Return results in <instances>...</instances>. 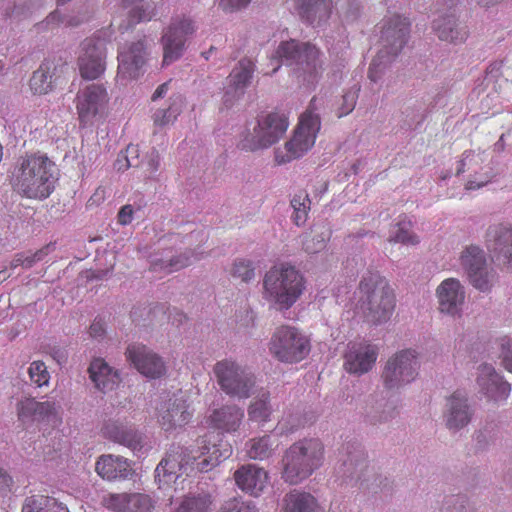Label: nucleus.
I'll use <instances>...</instances> for the list:
<instances>
[{
    "label": "nucleus",
    "instance_id": "f257e3e1",
    "mask_svg": "<svg viewBox=\"0 0 512 512\" xmlns=\"http://www.w3.org/2000/svg\"><path fill=\"white\" fill-rule=\"evenodd\" d=\"M57 180L55 163L40 153L18 159L11 174V185L17 194L39 201L52 194Z\"/></svg>",
    "mask_w": 512,
    "mask_h": 512
},
{
    "label": "nucleus",
    "instance_id": "f03ea898",
    "mask_svg": "<svg viewBox=\"0 0 512 512\" xmlns=\"http://www.w3.org/2000/svg\"><path fill=\"white\" fill-rule=\"evenodd\" d=\"M205 443L206 440L203 439L201 441V444H203L202 451L198 457L192 456L186 459L183 451H177L162 459L155 469V480L159 488L166 489L172 484H177L188 466L191 469L196 468L201 472H207L232 454V448L228 444H213L210 447L206 446Z\"/></svg>",
    "mask_w": 512,
    "mask_h": 512
},
{
    "label": "nucleus",
    "instance_id": "7ed1b4c3",
    "mask_svg": "<svg viewBox=\"0 0 512 512\" xmlns=\"http://www.w3.org/2000/svg\"><path fill=\"white\" fill-rule=\"evenodd\" d=\"M306 280L295 266L282 263L271 267L262 281V298L279 312L288 311L301 298Z\"/></svg>",
    "mask_w": 512,
    "mask_h": 512
},
{
    "label": "nucleus",
    "instance_id": "20e7f679",
    "mask_svg": "<svg viewBox=\"0 0 512 512\" xmlns=\"http://www.w3.org/2000/svg\"><path fill=\"white\" fill-rule=\"evenodd\" d=\"M324 462V446L319 439H303L292 444L282 457L281 478L297 485L310 477Z\"/></svg>",
    "mask_w": 512,
    "mask_h": 512
},
{
    "label": "nucleus",
    "instance_id": "39448f33",
    "mask_svg": "<svg viewBox=\"0 0 512 512\" xmlns=\"http://www.w3.org/2000/svg\"><path fill=\"white\" fill-rule=\"evenodd\" d=\"M359 290L360 309L367 321L375 325L387 322L395 308V295L388 281L370 273L361 280Z\"/></svg>",
    "mask_w": 512,
    "mask_h": 512
},
{
    "label": "nucleus",
    "instance_id": "423d86ee",
    "mask_svg": "<svg viewBox=\"0 0 512 512\" xmlns=\"http://www.w3.org/2000/svg\"><path fill=\"white\" fill-rule=\"evenodd\" d=\"M321 56L316 46L290 40L280 43L274 57L293 66V73L300 81L312 84L323 70Z\"/></svg>",
    "mask_w": 512,
    "mask_h": 512
},
{
    "label": "nucleus",
    "instance_id": "0eeeda50",
    "mask_svg": "<svg viewBox=\"0 0 512 512\" xmlns=\"http://www.w3.org/2000/svg\"><path fill=\"white\" fill-rule=\"evenodd\" d=\"M315 102L316 100L313 98L306 111L301 114L293 135L285 143L284 148L275 150V161L278 164H285L300 158L314 146L321 129L320 116L315 112Z\"/></svg>",
    "mask_w": 512,
    "mask_h": 512
},
{
    "label": "nucleus",
    "instance_id": "6e6552de",
    "mask_svg": "<svg viewBox=\"0 0 512 512\" xmlns=\"http://www.w3.org/2000/svg\"><path fill=\"white\" fill-rule=\"evenodd\" d=\"M213 374L221 391L230 398L244 400L254 393L255 375L234 360L223 359L216 362L213 366Z\"/></svg>",
    "mask_w": 512,
    "mask_h": 512
},
{
    "label": "nucleus",
    "instance_id": "1a4fd4ad",
    "mask_svg": "<svg viewBox=\"0 0 512 512\" xmlns=\"http://www.w3.org/2000/svg\"><path fill=\"white\" fill-rule=\"evenodd\" d=\"M288 127L289 120L285 113L271 112L258 119L253 130L243 135L238 147L249 152L267 149L283 137Z\"/></svg>",
    "mask_w": 512,
    "mask_h": 512
},
{
    "label": "nucleus",
    "instance_id": "9d476101",
    "mask_svg": "<svg viewBox=\"0 0 512 512\" xmlns=\"http://www.w3.org/2000/svg\"><path fill=\"white\" fill-rule=\"evenodd\" d=\"M268 348L278 361L296 363L309 354L310 340L300 329L291 325H280L274 330Z\"/></svg>",
    "mask_w": 512,
    "mask_h": 512
},
{
    "label": "nucleus",
    "instance_id": "9b49d317",
    "mask_svg": "<svg viewBox=\"0 0 512 512\" xmlns=\"http://www.w3.org/2000/svg\"><path fill=\"white\" fill-rule=\"evenodd\" d=\"M418 352L415 349H403L390 356L385 363L381 381L389 390L399 389L413 382L418 375Z\"/></svg>",
    "mask_w": 512,
    "mask_h": 512
},
{
    "label": "nucleus",
    "instance_id": "f8f14e48",
    "mask_svg": "<svg viewBox=\"0 0 512 512\" xmlns=\"http://www.w3.org/2000/svg\"><path fill=\"white\" fill-rule=\"evenodd\" d=\"M459 262L474 288L482 292L491 289L496 281V273L488 266L486 254L481 247L474 244L464 247Z\"/></svg>",
    "mask_w": 512,
    "mask_h": 512
},
{
    "label": "nucleus",
    "instance_id": "ddd939ff",
    "mask_svg": "<svg viewBox=\"0 0 512 512\" xmlns=\"http://www.w3.org/2000/svg\"><path fill=\"white\" fill-rule=\"evenodd\" d=\"M109 103L107 89L100 84L83 88L76 96V110L82 126H91L104 117Z\"/></svg>",
    "mask_w": 512,
    "mask_h": 512
},
{
    "label": "nucleus",
    "instance_id": "4468645a",
    "mask_svg": "<svg viewBox=\"0 0 512 512\" xmlns=\"http://www.w3.org/2000/svg\"><path fill=\"white\" fill-rule=\"evenodd\" d=\"M197 30L196 22L189 16L174 18L162 36L163 65H169L179 59L186 40Z\"/></svg>",
    "mask_w": 512,
    "mask_h": 512
},
{
    "label": "nucleus",
    "instance_id": "2eb2a0df",
    "mask_svg": "<svg viewBox=\"0 0 512 512\" xmlns=\"http://www.w3.org/2000/svg\"><path fill=\"white\" fill-rule=\"evenodd\" d=\"M16 411L21 422L33 419L52 429L59 428L63 423L61 407L55 401L25 398L17 403Z\"/></svg>",
    "mask_w": 512,
    "mask_h": 512
},
{
    "label": "nucleus",
    "instance_id": "dca6fc26",
    "mask_svg": "<svg viewBox=\"0 0 512 512\" xmlns=\"http://www.w3.org/2000/svg\"><path fill=\"white\" fill-rule=\"evenodd\" d=\"M156 416L163 430L173 431L189 423L193 411L183 396L174 395L160 401L156 407Z\"/></svg>",
    "mask_w": 512,
    "mask_h": 512
},
{
    "label": "nucleus",
    "instance_id": "f3484780",
    "mask_svg": "<svg viewBox=\"0 0 512 512\" xmlns=\"http://www.w3.org/2000/svg\"><path fill=\"white\" fill-rule=\"evenodd\" d=\"M474 411L468 394L461 390L454 391L446 397L442 411L445 427L453 433L465 428L472 420Z\"/></svg>",
    "mask_w": 512,
    "mask_h": 512
},
{
    "label": "nucleus",
    "instance_id": "a211bd4d",
    "mask_svg": "<svg viewBox=\"0 0 512 512\" xmlns=\"http://www.w3.org/2000/svg\"><path fill=\"white\" fill-rule=\"evenodd\" d=\"M485 243L494 261L508 269L512 268V226L503 223L489 226Z\"/></svg>",
    "mask_w": 512,
    "mask_h": 512
},
{
    "label": "nucleus",
    "instance_id": "6ab92c4d",
    "mask_svg": "<svg viewBox=\"0 0 512 512\" xmlns=\"http://www.w3.org/2000/svg\"><path fill=\"white\" fill-rule=\"evenodd\" d=\"M410 22L400 15H393L383 21L381 28V50L389 55L398 56L408 42Z\"/></svg>",
    "mask_w": 512,
    "mask_h": 512
},
{
    "label": "nucleus",
    "instance_id": "aec40b11",
    "mask_svg": "<svg viewBox=\"0 0 512 512\" xmlns=\"http://www.w3.org/2000/svg\"><path fill=\"white\" fill-rule=\"evenodd\" d=\"M476 383L488 401L503 403L510 396L511 385L491 364L483 363L478 366Z\"/></svg>",
    "mask_w": 512,
    "mask_h": 512
},
{
    "label": "nucleus",
    "instance_id": "412c9836",
    "mask_svg": "<svg viewBox=\"0 0 512 512\" xmlns=\"http://www.w3.org/2000/svg\"><path fill=\"white\" fill-rule=\"evenodd\" d=\"M377 358V346L366 342H351L344 353L343 368L349 374L360 376L372 370Z\"/></svg>",
    "mask_w": 512,
    "mask_h": 512
},
{
    "label": "nucleus",
    "instance_id": "4be33fe9",
    "mask_svg": "<svg viewBox=\"0 0 512 512\" xmlns=\"http://www.w3.org/2000/svg\"><path fill=\"white\" fill-rule=\"evenodd\" d=\"M80 74L83 78L94 80L105 70V45L100 39H85L81 44L78 58Z\"/></svg>",
    "mask_w": 512,
    "mask_h": 512
},
{
    "label": "nucleus",
    "instance_id": "5701e85b",
    "mask_svg": "<svg viewBox=\"0 0 512 512\" xmlns=\"http://www.w3.org/2000/svg\"><path fill=\"white\" fill-rule=\"evenodd\" d=\"M102 505L112 512H153L154 499L145 493H108L102 497Z\"/></svg>",
    "mask_w": 512,
    "mask_h": 512
},
{
    "label": "nucleus",
    "instance_id": "b1692460",
    "mask_svg": "<svg viewBox=\"0 0 512 512\" xmlns=\"http://www.w3.org/2000/svg\"><path fill=\"white\" fill-rule=\"evenodd\" d=\"M440 313L455 317L461 314L465 302V287L457 278H447L435 292Z\"/></svg>",
    "mask_w": 512,
    "mask_h": 512
},
{
    "label": "nucleus",
    "instance_id": "393cba45",
    "mask_svg": "<svg viewBox=\"0 0 512 512\" xmlns=\"http://www.w3.org/2000/svg\"><path fill=\"white\" fill-rule=\"evenodd\" d=\"M145 39L124 46L118 55V75L123 79H135L144 66L148 55Z\"/></svg>",
    "mask_w": 512,
    "mask_h": 512
},
{
    "label": "nucleus",
    "instance_id": "a878e982",
    "mask_svg": "<svg viewBox=\"0 0 512 512\" xmlns=\"http://www.w3.org/2000/svg\"><path fill=\"white\" fill-rule=\"evenodd\" d=\"M135 368L148 378H159L166 372L162 358L143 345H131L126 351Z\"/></svg>",
    "mask_w": 512,
    "mask_h": 512
},
{
    "label": "nucleus",
    "instance_id": "bb28decb",
    "mask_svg": "<svg viewBox=\"0 0 512 512\" xmlns=\"http://www.w3.org/2000/svg\"><path fill=\"white\" fill-rule=\"evenodd\" d=\"M237 486L244 492L259 496L267 487L268 472L253 464L243 465L234 473Z\"/></svg>",
    "mask_w": 512,
    "mask_h": 512
},
{
    "label": "nucleus",
    "instance_id": "cd10ccee",
    "mask_svg": "<svg viewBox=\"0 0 512 512\" xmlns=\"http://www.w3.org/2000/svg\"><path fill=\"white\" fill-rule=\"evenodd\" d=\"M102 432L108 439L124 445L134 452H139L144 447L142 434L120 421L109 420L105 423Z\"/></svg>",
    "mask_w": 512,
    "mask_h": 512
},
{
    "label": "nucleus",
    "instance_id": "c85d7f7f",
    "mask_svg": "<svg viewBox=\"0 0 512 512\" xmlns=\"http://www.w3.org/2000/svg\"><path fill=\"white\" fill-rule=\"evenodd\" d=\"M88 373L95 388L103 393L113 391L120 383L118 371L102 358H95L90 363Z\"/></svg>",
    "mask_w": 512,
    "mask_h": 512
},
{
    "label": "nucleus",
    "instance_id": "c756f323",
    "mask_svg": "<svg viewBox=\"0 0 512 512\" xmlns=\"http://www.w3.org/2000/svg\"><path fill=\"white\" fill-rule=\"evenodd\" d=\"M97 474L108 481L127 479L132 468L127 459L112 454L102 455L95 464Z\"/></svg>",
    "mask_w": 512,
    "mask_h": 512
},
{
    "label": "nucleus",
    "instance_id": "7c9ffc66",
    "mask_svg": "<svg viewBox=\"0 0 512 512\" xmlns=\"http://www.w3.org/2000/svg\"><path fill=\"white\" fill-rule=\"evenodd\" d=\"M486 159L484 152L466 151L463 153L462 159L459 161L456 175H460L464 172H471L474 176H477L482 170V165ZM489 182V176L471 179L469 180L465 188L466 190L479 189Z\"/></svg>",
    "mask_w": 512,
    "mask_h": 512
},
{
    "label": "nucleus",
    "instance_id": "2f4dec72",
    "mask_svg": "<svg viewBox=\"0 0 512 512\" xmlns=\"http://www.w3.org/2000/svg\"><path fill=\"white\" fill-rule=\"evenodd\" d=\"M202 258L203 252H196L195 250L187 249L175 256L153 258L151 260V270L154 272L172 273L181 270Z\"/></svg>",
    "mask_w": 512,
    "mask_h": 512
},
{
    "label": "nucleus",
    "instance_id": "473e14b6",
    "mask_svg": "<svg viewBox=\"0 0 512 512\" xmlns=\"http://www.w3.org/2000/svg\"><path fill=\"white\" fill-rule=\"evenodd\" d=\"M254 68L250 61L242 60L232 70L228 77V85L225 92V101L231 102L234 98L244 93V89L250 83Z\"/></svg>",
    "mask_w": 512,
    "mask_h": 512
},
{
    "label": "nucleus",
    "instance_id": "72a5a7b5",
    "mask_svg": "<svg viewBox=\"0 0 512 512\" xmlns=\"http://www.w3.org/2000/svg\"><path fill=\"white\" fill-rule=\"evenodd\" d=\"M243 418V410L235 404H230L214 410L210 415V422L217 429L235 432L240 427Z\"/></svg>",
    "mask_w": 512,
    "mask_h": 512
},
{
    "label": "nucleus",
    "instance_id": "f704fd0d",
    "mask_svg": "<svg viewBox=\"0 0 512 512\" xmlns=\"http://www.w3.org/2000/svg\"><path fill=\"white\" fill-rule=\"evenodd\" d=\"M58 65L52 60H45L39 68L33 72L29 85L34 94H47L53 88L57 79Z\"/></svg>",
    "mask_w": 512,
    "mask_h": 512
},
{
    "label": "nucleus",
    "instance_id": "c9c22d12",
    "mask_svg": "<svg viewBox=\"0 0 512 512\" xmlns=\"http://www.w3.org/2000/svg\"><path fill=\"white\" fill-rule=\"evenodd\" d=\"M434 31L441 41L462 43L467 38V30L453 15L440 17L434 21Z\"/></svg>",
    "mask_w": 512,
    "mask_h": 512
},
{
    "label": "nucleus",
    "instance_id": "e433bc0d",
    "mask_svg": "<svg viewBox=\"0 0 512 512\" xmlns=\"http://www.w3.org/2000/svg\"><path fill=\"white\" fill-rule=\"evenodd\" d=\"M300 15L311 24L320 25L332 13V0H298Z\"/></svg>",
    "mask_w": 512,
    "mask_h": 512
},
{
    "label": "nucleus",
    "instance_id": "4c0bfd02",
    "mask_svg": "<svg viewBox=\"0 0 512 512\" xmlns=\"http://www.w3.org/2000/svg\"><path fill=\"white\" fill-rule=\"evenodd\" d=\"M319 510V503L312 494L296 489L287 493L282 501L283 512H319Z\"/></svg>",
    "mask_w": 512,
    "mask_h": 512
},
{
    "label": "nucleus",
    "instance_id": "58836bf2",
    "mask_svg": "<svg viewBox=\"0 0 512 512\" xmlns=\"http://www.w3.org/2000/svg\"><path fill=\"white\" fill-rule=\"evenodd\" d=\"M302 247L308 254H317L324 250L331 237L328 224L321 222L314 224L308 232L302 235Z\"/></svg>",
    "mask_w": 512,
    "mask_h": 512
},
{
    "label": "nucleus",
    "instance_id": "ea45409f",
    "mask_svg": "<svg viewBox=\"0 0 512 512\" xmlns=\"http://www.w3.org/2000/svg\"><path fill=\"white\" fill-rule=\"evenodd\" d=\"M273 412V406L270 401V392L261 389L253 398L248 406L249 420L254 422H266Z\"/></svg>",
    "mask_w": 512,
    "mask_h": 512
},
{
    "label": "nucleus",
    "instance_id": "a19ab883",
    "mask_svg": "<svg viewBox=\"0 0 512 512\" xmlns=\"http://www.w3.org/2000/svg\"><path fill=\"white\" fill-rule=\"evenodd\" d=\"M388 241L406 246H416L420 243V238L412 231V222L403 218L391 227Z\"/></svg>",
    "mask_w": 512,
    "mask_h": 512
},
{
    "label": "nucleus",
    "instance_id": "79ce46f5",
    "mask_svg": "<svg viewBox=\"0 0 512 512\" xmlns=\"http://www.w3.org/2000/svg\"><path fill=\"white\" fill-rule=\"evenodd\" d=\"M278 445L269 435L254 438L246 444L247 455L254 460H264L274 453Z\"/></svg>",
    "mask_w": 512,
    "mask_h": 512
},
{
    "label": "nucleus",
    "instance_id": "37998d69",
    "mask_svg": "<svg viewBox=\"0 0 512 512\" xmlns=\"http://www.w3.org/2000/svg\"><path fill=\"white\" fill-rule=\"evenodd\" d=\"M22 512H69V510L54 498L40 495L27 498Z\"/></svg>",
    "mask_w": 512,
    "mask_h": 512
},
{
    "label": "nucleus",
    "instance_id": "c03bdc74",
    "mask_svg": "<svg viewBox=\"0 0 512 512\" xmlns=\"http://www.w3.org/2000/svg\"><path fill=\"white\" fill-rule=\"evenodd\" d=\"M182 106L183 99L181 96L178 95L170 98V105L168 108H161L154 112L152 116L154 124L158 127H164L174 123L182 112Z\"/></svg>",
    "mask_w": 512,
    "mask_h": 512
},
{
    "label": "nucleus",
    "instance_id": "a18cd8bd",
    "mask_svg": "<svg viewBox=\"0 0 512 512\" xmlns=\"http://www.w3.org/2000/svg\"><path fill=\"white\" fill-rule=\"evenodd\" d=\"M212 499L207 493L189 494L180 502L176 512H210Z\"/></svg>",
    "mask_w": 512,
    "mask_h": 512
},
{
    "label": "nucleus",
    "instance_id": "49530a36",
    "mask_svg": "<svg viewBox=\"0 0 512 512\" xmlns=\"http://www.w3.org/2000/svg\"><path fill=\"white\" fill-rule=\"evenodd\" d=\"M370 403L371 407L367 414L373 421L386 422L393 418L395 412L393 403L378 395H371Z\"/></svg>",
    "mask_w": 512,
    "mask_h": 512
},
{
    "label": "nucleus",
    "instance_id": "de8ad7c7",
    "mask_svg": "<svg viewBox=\"0 0 512 512\" xmlns=\"http://www.w3.org/2000/svg\"><path fill=\"white\" fill-rule=\"evenodd\" d=\"M290 204L293 208L292 221L297 226H303L308 219V213L311 209V200L308 194L305 192L295 194Z\"/></svg>",
    "mask_w": 512,
    "mask_h": 512
},
{
    "label": "nucleus",
    "instance_id": "09e8293b",
    "mask_svg": "<svg viewBox=\"0 0 512 512\" xmlns=\"http://www.w3.org/2000/svg\"><path fill=\"white\" fill-rule=\"evenodd\" d=\"M229 275L242 283H249L255 278V265L252 260L236 258L228 270Z\"/></svg>",
    "mask_w": 512,
    "mask_h": 512
},
{
    "label": "nucleus",
    "instance_id": "8fccbe9b",
    "mask_svg": "<svg viewBox=\"0 0 512 512\" xmlns=\"http://www.w3.org/2000/svg\"><path fill=\"white\" fill-rule=\"evenodd\" d=\"M396 57L380 49L370 64L368 78L372 82H378Z\"/></svg>",
    "mask_w": 512,
    "mask_h": 512
},
{
    "label": "nucleus",
    "instance_id": "3c124183",
    "mask_svg": "<svg viewBox=\"0 0 512 512\" xmlns=\"http://www.w3.org/2000/svg\"><path fill=\"white\" fill-rule=\"evenodd\" d=\"M154 15V9L149 4H137L127 12V23H122L121 28L129 29L142 21H149Z\"/></svg>",
    "mask_w": 512,
    "mask_h": 512
},
{
    "label": "nucleus",
    "instance_id": "603ef678",
    "mask_svg": "<svg viewBox=\"0 0 512 512\" xmlns=\"http://www.w3.org/2000/svg\"><path fill=\"white\" fill-rule=\"evenodd\" d=\"M140 149L138 145H128L125 152L121 153L115 163L118 171H125L129 167H139L141 165Z\"/></svg>",
    "mask_w": 512,
    "mask_h": 512
},
{
    "label": "nucleus",
    "instance_id": "864d4df0",
    "mask_svg": "<svg viewBox=\"0 0 512 512\" xmlns=\"http://www.w3.org/2000/svg\"><path fill=\"white\" fill-rule=\"evenodd\" d=\"M49 246L43 247L36 252H24L17 254L11 262L12 268L22 266L23 268H31L35 263L43 260L48 255Z\"/></svg>",
    "mask_w": 512,
    "mask_h": 512
},
{
    "label": "nucleus",
    "instance_id": "5fc2aeb1",
    "mask_svg": "<svg viewBox=\"0 0 512 512\" xmlns=\"http://www.w3.org/2000/svg\"><path fill=\"white\" fill-rule=\"evenodd\" d=\"M27 372L30 381L37 387L49 385L50 373L48 372L47 366L43 361L36 360L31 362Z\"/></svg>",
    "mask_w": 512,
    "mask_h": 512
},
{
    "label": "nucleus",
    "instance_id": "6e6d98bb",
    "mask_svg": "<svg viewBox=\"0 0 512 512\" xmlns=\"http://www.w3.org/2000/svg\"><path fill=\"white\" fill-rule=\"evenodd\" d=\"M161 157L156 149H151L141 161L145 177L153 178L160 167Z\"/></svg>",
    "mask_w": 512,
    "mask_h": 512
},
{
    "label": "nucleus",
    "instance_id": "4d7b16f0",
    "mask_svg": "<svg viewBox=\"0 0 512 512\" xmlns=\"http://www.w3.org/2000/svg\"><path fill=\"white\" fill-rule=\"evenodd\" d=\"M501 365L512 373V338L504 337L499 341V355Z\"/></svg>",
    "mask_w": 512,
    "mask_h": 512
},
{
    "label": "nucleus",
    "instance_id": "13d9d810",
    "mask_svg": "<svg viewBox=\"0 0 512 512\" xmlns=\"http://www.w3.org/2000/svg\"><path fill=\"white\" fill-rule=\"evenodd\" d=\"M222 512H257V510L251 503L231 499L225 503Z\"/></svg>",
    "mask_w": 512,
    "mask_h": 512
},
{
    "label": "nucleus",
    "instance_id": "bf43d9fd",
    "mask_svg": "<svg viewBox=\"0 0 512 512\" xmlns=\"http://www.w3.org/2000/svg\"><path fill=\"white\" fill-rule=\"evenodd\" d=\"M63 18L64 14H62L60 11L55 10L51 12L43 22L38 23L37 27L39 30L41 29H48L50 27L58 26L60 24H63Z\"/></svg>",
    "mask_w": 512,
    "mask_h": 512
},
{
    "label": "nucleus",
    "instance_id": "052dcab7",
    "mask_svg": "<svg viewBox=\"0 0 512 512\" xmlns=\"http://www.w3.org/2000/svg\"><path fill=\"white\" fill-rule=\"evenodd\" d=\"M358 90H349L343 95V105H342V113L341 115L349 114L356 105V101L358 98L357 94Z\"/></svg>",
    "mask_w": 512,
    "mask_h": 512
},
{
    "label": "nucleus",
    "instance_id": "680f3d73",
    "mask_svg": "<svg viewBox=\"0 0 512 512\" xmlns=\"http://www.w3.org/2000/svg\"><path fill=\"white\" fill-rule=\"evenodd\" d=\"M251 0H219V6L225 11H233L246 7Z\"/></svg>",
    "mask_w": 512,
    "mask_h": 512
},
{
    "label": "nucleus",
    "instance_id": "e2e57ef3",
    "mask_svg": "<svg viewBox=\"0 0 512 512\" xmlns=\"http://www.w3.org/2000/svg\"><path fill=\"white\" fill-rule=\"evenodd\" d=\"M134 210L129 204L124 205L118 213V223L121 225H128L133 220Z\"/></svg>",
    "mask_w": 512,
    "mask_h": 512
},
{
    "label": "nucleus",
    "instance_id": "0e129e2a",
    "mask_svg": "<svg viewBox=\"0 0 512 512\" xmlns=\"http://www.w3.org/2000/svg\"><path fill=\"white\" fill-rule=\"evenodd\" d=\"M105 332L104 324L100 320H94L89 327V335L93 338H100Z\"/></svg>",
    "mask_w": 512,
    "mask_h": 512
},
{
    "label": "nucleus",
    "instance_id": "69168bd1",
    "mask_svg": "<svg viewBox=\"0 0 512 512\" xmlns=\"http://www.w3.org/2000/svg\"><path fill=\"white\" fill-rule=\"evenodd\" d=\"M83 22V17L72 14H64L63 24L69 27H76Z\"/></svg>",
    "mask_w": 512,
    "mask_h": 512
},
{
    "label": "nucleus",
    "instance_id": "338daca9",
    "mask_svg": "<svg viewBox=\"0 0 512 512\" xmlns=\"http://www.w3.org/2000/svg\"><path fill=\"white\" fill-rule=\"evenodd\" d=\"M348 6H349V9L344 11L345 17L347 19H353V18H355V16L357 15V13L359 11V8H360L359 3L356 0H351V1H348Z\"/></svg>",
    "mask_w": 512,
    "mask_h": 512
},
{
    "label": "nucleus",
    "instance_id": "774afa93",
    "mask_svg": "<svg viewBox=\"0 0 512 512\" xmlns=\"http://www.w3.org/2000/svg\"><path fill=\"white\" fill-rule=\"evenodd\" d=\"M445 512H473L466 507L462 502L456 501L454 504L445 508Z\"/></svg>",
    "mask_w": 512,
    "mask_h": 512
}]
</instances>
